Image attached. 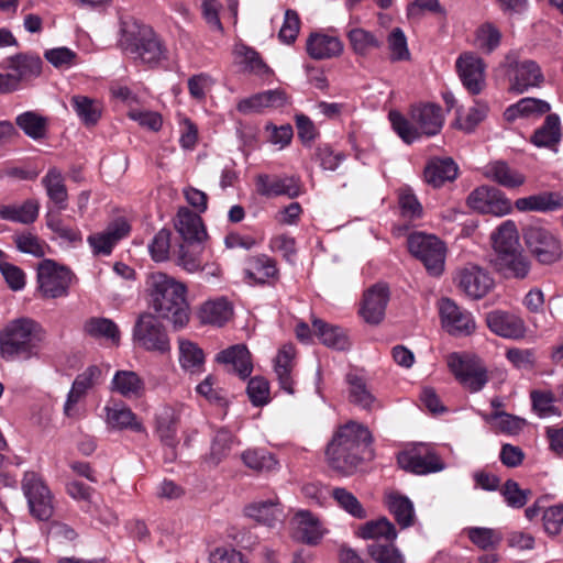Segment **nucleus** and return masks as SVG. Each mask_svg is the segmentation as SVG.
<instances>
[{
	"label": "nucleus",
	"mask_w": 563,
	"mask_h": 563,
	"mask_svg": "<svg viewBox=\"0 0 563 563\" xmlns=\"http://www.w3.org/2000/svg\"><path fill=\"white\" fill-rule=\"evenodd\" d=\"M48 198L57 206L58 210H64L67 207L68 192L65 185V179L57 168H49L46 175L42 178Z\"/></svg>",
	"instance_id": "obj_36"
},
{
	"label": "nucleus",
	"mask_w": 563,
	"mask_h": 563,
	"mask_svg": "<svg viewBox=\"0 0 563 563\" xmlns=\"http://www.w3.org/2000/svg\"><path fill=\"white\" fill-rule=\"evenodd\" d=\"M314 158L323 170L334 172L345 159V155L341 152H334L328 144H319L316 147Z\"/></svg>",
	"instance_id": "obj_63"
},
{
	"label": "nucleus",
	"mask_w": 563,
	"mask_h": 563,
	"mask_svg": "<svg viewBox=\"0 0 563 563\" xmlns=\"http://www.w3.org/2000/svg\"><path fill=\"white\" fill-rule=\"evenodd\" d=\"M246 517L268 528L282 526L286 519V511L277 497L249 504L244 508Z\"/></svg>",
	"instance_id": "obj_19"
},
{
	"label": "nucleus",
	"mask_w": 563,
	"mask_h": 563,
	"mask_svg": "<svg viewBox=\"0 0 563 563\" xmlns=\"http://www.w3.org/2000/svg\"><path fill=\"white\" fill-rule=\"evenodd\" d=\"M295 354L296 351L292 344L283 345L275 358L274 367L280 388L290 395L295 391L294 380L291 377Z\"/></svg>",
	"instance_id": "obj_32"
},
{
	"label": "nucleus",
	"mask_w": 563,
	"mask_h": 563,
	"mask_svg": "<svg viewBox=\"0 0 563 563\" xmlns=\"http://www.w3.org/2000/svg\"><path fill=\"white\" fill-rule=\"evenodd\" d=\"M486 323L494 333L507 339L522 338L526 332V325L522 319L501 310L487 313Z\"/></svg>",
	"instance_id": "obj_23"
},
{
	"label": "nucleus",
	"mask_w": 563,
	"mask_h": 563,
	"mask_svg": "<svg viewBox=\"0 0 563 563\" xmlns=\"http://www.w3.org/2000/svg\"><path fill=\"white\" fill-rule=\"evenodd\" d=\"M487 112V104L476 102L466 113L457 111L454 125L466 133H471L486 118Z\"/></svg>",
	"instance_id": "obj_55"
},
{
	"label": "nucleus",
	"mask_w": 563,
	"mask_h": 563,
	"mask_svg": "<svg viewBox=\"0 0 563 563\" xmlns=\"http://www.w3.org/2000/svg\"><path fill=\"white\" fill-rule=\"evenodd\" d=\"M288 103V96L282 89L255 93L238 102L236 109L243 114L260 113L268 108H282Z\"/></svg>",
	"instance_id": "obj_22"
},
{
	"label": "nucleus",
	"mask_w": 563,
	"mask_h": 563,
	"mask_svg": "<svg viewBox=\"0 0 563 563\" xmlns=\"http://www.w3.org/2000/svg\"><path fill=\"white\" fill-rule=\"evenodd\" d=\"M331 496L334 498V500L339 504L341 508H343L353 517L357 519H364L366 517V511L358 501V499L347 489L336 487L332 490Z\"/></svg>",
	"instance_id": "obj_59"
},
{
	"label": "nucleus",
	"mask_w": 563,
	"mask_h": 563,
	"mask_svg": "<svg viewBox=\"0 0 563 563\" xmlns=\"http://www.w3.org/2000/svg\"><path fill=\"white\" fill-rule=\"evenodd\" d=\"M22 490L27 500L30 514L37 520L46 521L54 514V499L49 488L35 473H25Z\"/></svg>",
	"instance_id": "obj_11"
},
{
	"label": "nucleus",
	"mask_w": 563,
	"mask_h": 563,
	"mask_svg": "<svg viewBox=\"0 0 563 563\" xmlns=\"http://www.w3.org/2000/svg\"><path fill=\"white\" fill-rule=\"evenodd\" d=\"M111 384L112 390L125 398H139L145 389L143 379L132 371H118Z\"/></svg>",
	"instance_id": "obj_35"
},
{
	"label": "nucleus",
	"mask_w": 563,
	"mask_h": 563,
	"mask_svg": "<svg viewBox=\"0 0 563 563\" xmlns=\"http://www.w3.org/2000/svg\"><path fill=\"white\" fill-rule=\"evenodd\" d=\"M233 435L227 430H220L216 433L208 462L213 466H217L222 460H224L232 448Z\"/></svg>",
	"instance_id": "obj_58"
},
{
	"label": "nucleus",
	"mask_w": 563,
	"mask_h": 563,
	"mask_svg": "<svg viewBox=\"0 0 563 563\" xmlns=\"http://www.w3.org/2000/svg\"><path fill=\"white\" fill-rule=\"evenodd\" d=\"M495 257L492 260L494 268L506 278H525L528 274V264L519 243L518 230L514 221L501 223L492 234Z\"/></svg>",
	"instance_id": "obj_4"
},
{
	"label": "nucleus",
	"mask_w": 563,
	"mask_h": 563,
	"mask_svg": "<svg viewBox=\"0 0 563 563\" xmlns=\"http://www.w3.org/2000/svg\"><path fill=\"white\" fill-rule=\"evenodd\" d=\"M467 536L470 540L482 550H494L503 540L501 532L492 528H470Z\"/></svg>",
	"instance_id": "obj_54"
},
{
	"label": "nucleus",
	"mask_w": 563,
	"mask_h": 563,
	"mask_svg": "<svg viewBox=\"0 0 563 563\" xmlns=\"http://www.w3.org/2000/svg\"><path fill=\"white\" fill-rule=\"evenodd\" d=\"M562 137L560 118L555 113L545 117L543 124L536 129L530 142L537 147H545L558 152V145Z\"/></svg>",
	"instance_id": "obj_29"
},
{
	"label": "nucleus",
	"mask_w": 563,
	"mask_h": 563,
	"mask_svg": "<svg viewBox=\"0 0 563 563\" xmlns=\"http://www.w3.org/2000/svg\"><path fill=\"white\" fill-rule=\"evenodd\" d=\"M84 335L96 341H103L118 346L120 344L121 332L118 324L104 317H90L82 323Z\"/></svg>",
	"instance_id": "obj_25"
},
{
	"label": "nucleus",
	"mask_w": 563,
	"mask_h": 563,
	"mask_svg": "<svg viewBox=\"0 0 563 563\" xmlns=\"http://www.w3.org/2000/svg\"><path fill=\"white\" fill-rule=\"evenodd\" d=\"M501 33L492 23L482 24L475 33V45L484 53L490 54L500 44Z\"/></svg>",
	"instance_id": "obj_53"
},
{
	"label": "nucleus",
	"mask_w": 563,
	"mask_h": 563,
	"mask_svg": "<svg viewBox=\"0 0 563 563\" xmlns=\"http://www.w3.org/2000/svg\"><path fill=\"white\" fill-rule=\"evenodd\" d=\"M71 107L86 126H93L101 118L102 107L98 100L76 95L70 99Z\"/></svg>",
	"instance_id": "obj_39"
},
{
	"label": "nucleus",
	"mask_w": 563,
	"mask_h": 563,
	"mask_svg": "<svg viewBox=\"0 0 563 563\" xmlns=\"http://www.w3.org/2000/svg\"><path fill=\"white\" fill-rule=\"evenodd\" d=\"M399 465L413 474L424 475L444 470V463L434 449L428 444H418L398 455Z\"/></svg>",
	"instance_id": "obj_13"
},
{
	"label": "nucleus",
	"mask_w": 563,
	"mask_h": 563,
	"mask_svg": "<svg viewBox=\"0 0 563 563\" xmlns=\"http://www.w3.org/2000/svg\"><path fill=\"white\" fill-rule=\"evenodd\" d=\"M448 366L464 388L477 393L488 382V372L483 361L472 355L452 353L448 357Z\"/></svg>",
	"instance_id": "obj_9"
},
{
	"label": "nucleus",
	"mask_w": 563,
	"mask_h": 563,
	"mask_svg": "<svg viewBox=\"0 0 563 563\" xmlns=\"http://www.w3.org/2000/svg\"><path fill=\"white\" fill-rule=\"evenodd\" d=\"M388 49L390 52V60H408L410 53L407 45V38L401 29H394L387 37Z\"/></svg>",
	"instance_id": "obj_62"
},
{
	"label": "nucleus",
	"mask_w": 563,
	"mask_h": 563,
	"mask_svg": "<svg viewBox=\"0 0 563 563\" xmlns=\"http://www.w3.org/2000/svg\"><path fill=\"white\" fill-rule=\"evenodd\" d=\"M389 300L387 286L377 284L371 287L363 297L360 313L365 322L378 324L385 316V310Z\"/></svg>",
	"instance_id": "obj_21"
},
{
	"label": "nucleus",
	"mask_w": 563,
	"mask_h": 563,
	"mask_svg": "<svg viewBox=\"0 0 563 563\" xmlns=\"http://www.w3.org/2000/svg\"><path fill=\"white\" fill-rule=\"evenodd\" d=\"M256 192L263 197L287 196L296 198L300 195V184L294 176L257 174L254 178Z\"/></svg>",
	"instance_id": "obj_17"
},
{
	"label": "nucleus",
	"mask_w": 563,
	"mask_h": 563,
	"mask_svg": "<svg viewBox=\"0 0 563 563\" xmlns=\"http://www.w3.org/2000/svg\"><path fill=\"white\" fill-rule=\"evenodd\" d=\"M371 443L372 434L364 426L349 422L340 427L327 445L329 466L343 475L352 474L363 461V454Z\"/></svg>",
	"instance_id": "obj_1"
},
{
	"label": "nucleus",
	"mask_w": 563,
	"mask_h": 563,
	"mask_svg": "<svg viewBox=\"0 0 563 563\" xmlns=\"http://www.w3.org/2000/svg\"><path fill=\"white\" fill-rule=\"evenodd\" d=\"M15 124L32 140L44 139L47 134V118L35 111L19 114L15 118Z\"/></svg>",
	"instance_id": "obj_42"
},
{
	"label": "nucleus",
	"mask_w": 563,
	"mask_h": 563,
	"mask_svg": "<svg viewBox=\"0 0 563 563\" xmlns=\"http://www.w3.org/2000/svg\"><path fill=\"white\" fill-rule=\"evenodd\" d=\"M485 63L472 52H465L456 59V68L464 87L472 95H478L485 87Z\"/></svg>",
	"instance_id": "obj_18"
},
{
	"label": "nucleus",
	"mask_w": 563,
	"mask_h": 563,
	"mask_svg": "<svg viewBox=\"0 0 563 563\" xmlns=\"http://www.w3.org/2000/svg\"><path fill=\"white\" fill-rule=\"evenodd\" d=\"M306 49L313 59H329L342 54L343 43L336 36L316 32L309 35Z\"/></svg>",
	"instance_id": "obj_26"
},
{
	"label": "nucleus",
	"mask_w": 563,
	"mask_h": 563,
	"mask_svg": "<svg viewBox=\"0 0 563 563\" xmlns=\"http://www.w3.org/2000/svg\"><path fill=\"white\" fill-rule=\"evenodd\" d=\"M234 55L240 58L244 69L258 77H267L273 74L269 66L263 60L261 55L252 47L244 44L236 45Z\"/></svg>",
	"instance_id": "obj_40"
},
{
	"label": "nucleus",
	"mask_w": 563,
	"mask_h": 563,
	"mask_svg": "<svg viewBox=\"0 0 563 563\" xmlns=\"http://www.w3.org/2000/svg\"><path fill=\"white\" fill-rule=\"evenodd\" d=\"M156 432L161 441L174 449L178 443L177 432V415L173 408L164 407L156 416Z\"/></svg>",
	"instance_id": "obj_43"
},
{
	"label": "nucleus",
	"mask_w": 563,
	"mask_h": 563,
	"mask_svg": "<svg viewBox=\"0 0 563 563\" xmlns=\"http://www.w3.org/2000/svg\"><path fill=\"white\" fill-rule=\"evenodd\" d=\"M47 228L56 234V236L68 243H76L81 241V233L79 230L68 227L64 223L58 212L48 211L45 216Z\"/></svg>",
	"instance_id": "obj_52"
},
{
	"label": "nucleus",
	"mask_w": 563,
	"mask_h": 563,
	"mask_svg": "<svg viewBox=\"0 0 563 563\" xmlns=\"http://www.w3.org/2000/svg\"><path fill=\"white\" fill-rule=\"evenodd\" d=\"M175 229L188 243H201L207 238L202 219L188 208H180L177 212Z\"/></svg>",
	"instance_id": "obj_27"
},
{
	"label": "nucleus",
	"mask_w": 563,
	"mask_h": 563,
	"mask_svg": "<svg viewBox=\"0 0 563 563\" xmlns=\"http://www.w3.org/2000/svg\"><path fill=\"white\" fill-rule=\"evenodd\" d=\"M233 316V307L225 298L208 300L201 305L198 318L203 324L222 327Z\"/></svg>",
	"instance_id": "obj_30"
},
{
	"label": "nucleus",
	"mask_w": 563,
	"mask_h": 563,
	"mask_svg": "<svg viewBox=\"0 0 563 563\" xmlns=\"http://www.w3.org/2000/svg\"><path fill=\"white\" fill-rule=\"evenodd\" d=\"M277 274L276 262L267 255H257L250 258L245 269L246 277L260 284L276 277Z\"/></svg>",
	"instance_id": "obj_45"
},
{
	"label": "nucleus",
	"mask_w": 563,
	"mask_h": 563,
	"mask_svg": "<svg viewBox=\"0 0 563 563\" xmlns=\"http://www.w3.org/2000/svg\"><path fill=\"white\" fill-rule=\"evenodd\" d=\"M410 253L422 262L428 273L440 276L444 271L446 249L434 235L413 233L408 238Z\"/></svg>",
	"instance_id": "obj_7"
},
{
	"label": "nucleus",
	"mask_w": 563,
	"mask_h": 563,
	"mask_svg": "<svg viewBox=\"0 0 563 563\" xmlns=\"http://www.w3.org/2000/svg\"><path fill=\"white\" fill-rule=\"evenodd\" d=\"M457 176V166L452 158H435L424 168V179L433 187H441L445 181H452Z\"/></svg>",
	"instance_id": "obj_33"
},
{
	"label": "nucleus",
	"mask_w": 563,
	"mask_h": 563,
	"mask_svg": "<svg viewBox=\"0 0 563 563\" xmlns=\"http://www.w3.org/2000/svg\"><path fill=\"white\" fill-rule=\"evenodd\" d=\"M368 553L377 563H404L399 551L393 545V542L380 543L374 541L368 545Z\"/></svg>",
	"instance_id": "obj_61"
},
{
	"label": "nucleus",
	"mask_w": 563,
	"mask_h": 563,
	"mask_svg": "<svg viewBox=\"0 0 563 563\" xmlns=\"http://www.w3.org/2000/svg\"><path fill=\"white\" fill-rule=\"evenodd\" d=\"M148 287L154 310L169 320L176 329L185 327L189 321L185 284L165 273L156 272L151 274Z\"/></svg>",
	"instance_id": "obj_2"
},
{
	"label": "nucleus",
	"mask_w": 563,
	"mask_h": 563,
	"mask_svg": "<svg viewBox=\"0 0 563 563\" xmlns=\"http://www.w3.org/2000/svg\"><path fill=\"white\" fill-rule=\"evenodd\" d=\"M129 231L128 222L120 219L112 222L106 231L89 235L87 241L93 254L109 255L117 242L124 238Z\"/></svg>",
	"instance_id": "obj_24"
},
{
	"label": "nucleus",
	"mask_w": 563,
	"mask_h": 563,
	"mask_svg": "<svg viewBox=\"0 0 563 563\" xmlns=\"http://www.w3.org/2000/svg\"><path fill=\"white\" fill-rule=\"evenodd\" d=\"M170 250V231L166 229L159 230L148 244L151 257L155 262H164L169 258Z\"/></svg>",
	"instance_id": "obj_64"
},
{
	"label": "nucleus",
	"mask_w": 563,
	"mask_h": 563,
	"mask_svg": "<svg viewBox=\"0 0 563 563\" xmlns=\"http://www.w3.org/2000/svg\"><path fill=\"white\" fill-rule=\"evenodd\" d=\"M174 261L177 266L181 267L189 274L203 269L199 254L191 251L186 244H180L174 252Z\"/></svg>",
	"instance_id": "obj_60"
},
{
	"label": "nucleus",
	"mask_w": 563,
	"mask_h": 563,
	"mask_svg": "<svg viewBox=\"0 0 563 563\" xmlns=\"http://www.w3.org/2000/svg\"><path fill=\"white\" fill-rule=\"evenodd\" d=\"M410 118L411 121L407 120L398 112L389 113V119L395 132L408 144L415 142L422 135H437L444 123L441 107L433 103L412 107Z\"/></svg>",
	"instance_id": "obj_5"
},
{
	"label": "nucleus",
	"mask_w": 563,
	"mask_h": 563,
	"mask_svg": "<svg viewBox=\"0 0 563 563\" xmlns=\"http://www.w3.org/2000/svg\"><path fill=\"white\" fill-rule=\"evenodd\" d=\"M563 208V196L556 191L530 195V211L552 212Z\"/></svg>",
	"instance_id": "obj_56"
},
{
	"label": "nucleus",
	"mask_w": 563,
	"mask_h": 563,
	"mask_svg": "<svg viewBox=\"0 0 563 563\" xmlns=\"http://www.w3.org/2000/svg\"><path fill=\"white\" fill-rule=\"evenodd\" d=\"M16 249L35 257H43L49 249L47 243L31 232H23L14 236Z\"/></svg>",
	"instance_id": "obj_57"
},
{
	"label": "nucleus",
	"mask_w": 563,
	"mask_h": 563,
	"mask_svg": "<svg viewBox=\"0 0 563 563\" xmlns=\"http://www.w3.org/2000/svg\"><path fill=\"white\" fill-rule=\"evenodd\" d=\"M133 340L146 351L167 353L170 343L162 322L152 313L145 312L139 316L133 328Z\"/></svg>",
	"instance_id": "obj_10"
},
{
	"label": "nucleus",
	"mask_w": 563,
	"mask_h": 563,
	"mask_svg": "<svg viewBox=\"0 0 563 563\" xmlns=\"http://www.w3.org/2000/svg\"><path fill=\"white\" fill-rule=\"evenodd\" d=\"M38 210V202L34 199H29L20 205L0 206V218L12 222L29 224L37 219Z\"/></svg>",
	"instance_id": "obj_37"
},
{
	"label": "nucleus",
	"mask_w": 563,
	"mask_h": 563,
	"mask_svg": "<svg viewBox=\"0 0 563 563\" xmlns=\"http://www.w3.org/2000/svg\"><path fill=\"white\" fill-rule=\"evenodd\" d=\"M121 45L136 60L154 67L165 58V48L159 36L145 24H124Z\"/></svg>",
	"instance_id": "obj_6"
},
{
	"label": "nucleus",
	"mask_w": 563,
	"mask_h": 563,
	"mask_svg": "<svg viewBox=\"0 0 563 563\" xmlns=\"http://www.w3.org/2000/svg\"><path fill=\"white\" fill-rule=\"evenodd\" d=\"M37 290L45 299L66 297L74 279L73 272L53 260H43L37 266Z\"/></svg>",
	"instance_id": "obj_8"
},
{
	"label": "nucleus",
	"mask_w": 563,
	"mask_h": 563,
	"mask_svg": "<svg viewBox=\"0 0 563 563\" xmlns=\"http://www.w3.org/2000/svg\"><path fill=\"white\" fill-rule=\"evenodd\" d=\"M388 510L401 528L412 526L415 519L413 505L406 496L390 493L386 496Z\"/></svg>",
	"instance_id": "obj_44"
},
{
	"label": "nucleus",
	"mask_w": 563,
	"mask_h": 563,
	"mask_svg": "<svg viewBox=\"0 0 563 563\" xmlns=\"http://www.w3.org/2000/svg\"><path fill=\"white\" fill-rule=\"evenodd\" d=\"M358 536L363 539H373L375 541L384 539L386 542H393L397 538V531L388 519L382 518L363 525L358 530Z\"/></svg>",
	"instance_id": "obj_48"
},
{
	"label": "nucleus",
	"mask_w": 563,
	"mask_h": 563,
	"mask_svg": "<svg viewBox=\"0 0 563 563\" xmlns=\"http://www.w3.org/2000/svg\"><path fill=\"white\" fill-rule=\"evenodd\" d=\"M347 383L350 385L349 397L351 402L367 410L374 409L378 406L376 398L367 389L366 384L362 378L355 375H349Z\"/></svg>",
	"instance_id": "obj_50"
},
{
	"label": "nucleus",
	"mask_w": 563,
	"mask_h": 563,
	"mask_svg": "<svg viewBox=\"0 0 563 563\" xmlns=\"http://www.w3.org/2000/svg\"><path fill=\"white\" fill-rule=\"evenodd\" d=\"M467 205L475 211L497 217L505 216L511 210L510 201L504 194L489 186L474 189L467 197Z\"/></svg>",
	"instance_id": "obj_16"
},
{
	"label": "nucleus",
	"mask_w": 563,
	"mask_h": 563,
	"mask_svg": "<svg viewBox=\"0 0 563 563\" xmlns=\"http://www.w3.org/2000/svg\"><path fill=\"white\" fill-rule=\"evenodd\" d=\"M8 68L18 77V85L22 79L38 76L42 70V60L38 56L16 55L8 60Z\"/></svg>",
	"instance_id": "obj_47"
},
{
	"label": "nucleus",
	"mask_w": 563,
	"mask_h": 563,
	"mask_svg": "<svg viewBox=\"0 0 563 563\" xmlns=\"http://www.w3.org/2000/svg\"><path fill=\"white\" fill-rule=\"evenodd\" d=\"M346 36L353 52L357 55L365 56L373 48H378L382 42L369 31L362 27H353L347 31Z\"/></svg>",
	"instance_id": "obj_49"
},
{
	"label": "nucleus",
	"mask_w": 563,
	"mask_h": 563,
	"mask_svg": "<svg viewBox=\"0 0 563 563\" xmlns=\"http://www.w3.org/2000/svg\"><path fill=\"white\" fill-rule=\"evenodd\" d=\"M242 461L249 467L257 472H271L276 468L275 456L263 449H249L242 453Z\"/></svg>",
	"instance_id": "obj_51"
},
{
	"label": "nucleus",
	"mask_w": 563,
	"mask_h": 563,
	"mask_svg": "<svg viewBox=\"0 0 563 563\" xmlns=\"http://www.w3.org/2000/svg\"><path fill=\"white\" fill-rule=\"evenodd\" d=\"M459 288L472 299L485 297L494 287V279L483 267L468 264L456 272Z\"/></svg>",
	"instance_id": "obj_14"
},
{
	"label": "nucleus",
	"mask_w": 563,
	"mask_h": 563,
	"mask_svg": "<svg viewBox=\"0 0 563 563\" xmlns=\"http://www.w3.org/2000/svg\"><path fill=\"white\" fill-rule=\"evenodd\" d=\"M216 361L228 373L236 374L241 379H246L253 371L251 353L244 344H235L219 352Z\"/></svg>",
	"instance_id": "obj_20"
},
{
	"label": "nucleus",
	"mask_w": 563,
	"mask_h": 563,
	"mask_svg": "<svg viewBox=\"0 0 563 563\" xmlns=\"http://www.w3.org/2000/svg\"><path fill=\"white\" fill-rule=\"evenodd\" d=\"M179 345V363L183 369L197 373L200 372L205 363L203 351L194 342L180 338Z\"/></svg>",
	"instance_id": "obj_46"
},
{
	"label": "nucleus",
	"mask_w": 563,
	"mask_h": 563,
	"mask_svg": "<svg viewBox=\"0 0 563 563\" xmlns=\"http://www.w3.org/2000/svg\"><path fill=\"white\" fill-rule=\"evenodd\" d=\"M291 526L294 538L307 544H317L323 536L319 520L306 510L298 511L295 515L291 519Z\"/></svg>",
	"instance_id": "obj_28"
},
{
	"label": "nucleus",
	"mask_w": 563,
	"mask_h": 563,
	"mask_svg": "<svg viewBox=\"0 0 563 563\" xmlns=\"http://www.w3.org/2000/svg\"><path fill=\"white\" fill-rule=\"evenodd\" d=\"M538 219H530V255L541 264L558 262L563 254L560 240L548 229L537 224Z\"/></svg>",
	"instance_id": "obj_12"
},
{
	"label": "nucleus",
	"mask_w": 563,
	"mask_h": 563,
	"mask_svg": "<svg viewBox=\"0 0 563 563\" xmlns=\"http://www.w3.org/2000/svg\"><path fill=\"white\" fill-rule=\"evenodd\" d=\"M483 420L488 423L493 430L506 434H517L526 424V420L512 416L505 411H493L492 413H481Z\"/></svg>",
	"instance_id": "obj_41"
},
{
	"label": "nucleus",
	"mask_w": 563,
	"mask_h": 563,
	"mask_svg": "<svg viewBox=\"0 0 563 563\" xmlns=\"http://www.w3.org/2000/svg\"><path fill=\"white\" fill-rule=\"evenodd\" d=\"M485 176L501 186L515 188L521 186L526 177L515 169H511L505 162H493L485 167Z\"/></svg>",
	"instance_id": "obj_38"
},
{
	"label": "nucleus",
	"mask_w": 563,
	"mask_h": 563,
	"mask_svg": "<svg viewBox=\"0 0 563 563\" xmlns=\"http://www.w3.org/2000/svg\"><path fill=\"white\" fill-rule=\"evenodd\" d=\"M106 422L114 430L145 431L143 423L137 419L136 415L124 405L106 407Z\"/></svg>",
	"instance_id": "obj_31"
},
{
	"label": "nucleus",
	"mask_w": 563,
	"mask_h": 563,
	"mask_svg": "<svg viewBox=\"0 0 563 563\" xmlns=\"http://www.w3.org/2000/svg\"><path fill=\"white\" fill-rule=\"evenodd\" d=\"M439 312L442 325L450 334L463 336L475 331L476 324L472 313L460 308L450 298L440 300Z\"/></svg>",
	"instance_id": "obj_15"
},
{
	"label": "nucleus",
	"mask_w": 563,
	"mask_h": 563,
	"mask_svg": "<svg viewBox=\"0 0 563 563\" xmlns=\"http://www.w3.org/2000/svg\"><path fill=\"white\" fill-rule=\"evenodd\" d=\"M44 339L45 330L37 321L27 317L13 319L0 331V354L7 361L36 357Z\"/></svg>",
	"instance_id": "obj_3"
},
{
	"label": "nucleus",
	"mask_w": 563,
	"mask_h": 563,
	"mask_svg": "<svg viewBox=\"0 0 563 563\" xmlns=\"http://www.w3.org/2000/svg\"><path fill=\"white\" fill-rule=\"evenodd\" d=\"M312 328L320 341L332 349L343 351L350 347V341L343 329L325 323L323 320L313 318Z\"/></svg>",
	"instance_id": "obj_34"
}]
</instances>
